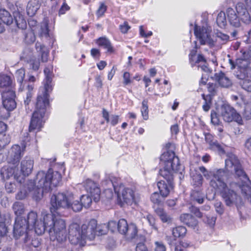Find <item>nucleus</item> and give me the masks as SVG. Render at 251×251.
Instances as JSON below:
<instances>
[{
    "instance_id": "f257e3e1",
    "label": "nucleus",
    "mask_w": 251,
    "mask_h": 251,
    "mask_svg": "<svg viewBox=\"0 0 251 251\" xmlns=\"http://www.w3.org/2000/svg\"><path fill=\"white\" fill-rule=\"evenodd\" d=\"M55 213L43 215V223L41 226L37 225L36 227V233L42 235L47 230L51 240H56L57 246L60 248H65L67 243V233L65 221L60 218L55 217Z\"/></svg>"
},
{
    "instance_id": "f03ea898",
    "label": "nucleus",
    "mask_w": 251,
    "mask_h": 251,
    "mask_svg": "<svg viewBox=\"0 0 251 251\" xmlns=\"http://www.w3.org/2000/svg\"><path fill=\"white\" fill-rule=\"evenodd\" d=\"M225 167L227 171L234 172L235 176L240 180L237 183L239 188L244 197L251 203V182L239 159L233 154H228L225 160Z\"/></svg>"
},
{
    "instance_id": "7ed1b4c3",
    "label": "nucleus",
    "mask_w": 251,
    "mask_h": 251,
    "mask_svg": "<svg viewBox=\"0 0 251 251\" xmlns=\"http://www.w3.org/2000/svg\"><path fill=\"white\" fill-rule=\"evenodd\" d=\"M211 29L207 26H201L196 25L194 34L201 45H207L214 50H218L222 48L223 45L228 41V35L221 32H217L215 36H210Z\"/></svg>"
},
{
    "instance_id": "20e7f679",
    "label": "nucleus",
    "mask_w": 251,
    "mask_h": 251,
    "mask_svg": "<svg viewBox=\"0 0 251 251\" xmlns=\"http://www.w3.org/2000/svg\"><path fill=\"white\" fill-rule=\"evenodd\" d=\"M71 209L75 212H79L82 210L81 202L72 194L66 195L63 193H59L53 195L50 199V211L51 213H59L60 208Z\"/></svg>"
},
{
    "instance_id": "39448f33",
    "label": "nucleus",
    "mask_w": 251,
    "mask_h": 251,
    "mask_svg": "<svg viewBox=\"0 0 251 251\" xmlns=\"http://www.w3.org/2000/svg\"><path fill=\"white\" fill-rule=\"evenodd\" d=\"M213 180L211 182V187L216 190L220 191L222 198L227 206H230L233 204H240L241 202V198L239 196L236 190L239 188L236 182H231L229 187L223 180Z\"/></svg>"
},
{
    "instance_id": "423d86ee",
    "label": "nucleus",
    "mask_w": 251,
    "mask_h": 251,
    "mask_svg": "<svg viewBox=\"0 0 251 251\" xmlns=\"http://www.w3.org/2000/svg\"><path fill=\"white\" fill-rule=\"evenodd\" d=\"M61 175L58 171H53L50 168L48 172L39 171L36 175L35 183H37V187L39 190L42 189V193H47L52 188L57 186L61 181Z\"/></svg>"
},
{
    "instance_id": "0eeeda50",
    "label": "nucleus",
    "mask_w": 251,
    "mask_h": 251,
    "mask_svg": "<svg viewBox=\"0 0 251 251\" xmlns=\"http://www.w3.org/2000/svg\"><path fill=\"white\" fill-rule=\"evenodd\" d=\"M235 9L236 11L231 7L226 10L227 19L231 25L239 27L241 26V21L246 24L250 23L251 16L245 7L244 3L242 2L237 3Z\"/></svg>"
},
{
    "instance_id": "6e6552de",
    "label": "nucleus",
    "mask_w": 251,
    "mask_h": 251,
    "mask_svg": "<svg viewBox=\"0 0 251 251\" xmlns=\"http://www.w3.org/2000/svg\"><path fill=\"white\" fill-rule=\"evenodd\" d=\"M116 193L117 195L118 203L121 207L125 204L136 205L140 201V195L135 189L126 187L123 184H120Z\"/></svg>"
},
{
    "instance_id": "1a4fd4ad",
    "label": "nucleus",
    "mask_w": 251,
    "mask_h": 251,
    "mask_svg": "<svg viewBox=\"0 0 251 251\" xmlns=\"http://www.w3.org/2000/svg\"><path fill=\"white\" fill-rule=\"evenodd\" d=\"M160 160L164 162V167L159 171L160 176H167V174H173L181 170L179 159L173 151H168L163 153L160 156Z\"/></svg>"
},
{
    "instance_id": "9d476101",
    "label": "nucleus",
    "mask_w": 251,
    "mask_h": 251,
    "mask_svg": "<svg viewBox=\"0 0 251 251\" xmlns=\"http://www.w3.org/2000/svg\"><path fill=\"white\" fill-rule=\"evenodd\" d=\"M25 76V70L23 68L18 70L15 74V77L20 85V90L26 91V98L24 100L25 104L28 105L31 101L34 94V84L27 83L26 81L24 82Z\"/></svg>"
},
{
    "instance_id": "9b49d317",
    "label": "nucleus",
    "mask_w": 251,
    "mask_h": 251,
    "mask_svg": "<svg viewBox=\"0 0 251 251\" xmlns=\"http://www.w3.org/2000/svg\"><path fill=\"white\" fill-rule=\"evenodd\" d=\"M68 238L70 243L79 247L84 246L86 244L85 235L81 232L80 227L76 223H73L69 226Z\"/></svg>"
},
{
    "instance_id": "f8f14e48",
    "label": "nucleus",
    "mask_w": 251,
    "mask_h": 251,
    "mask_svg": "<svg viewBox=\"0 0 251 251\" xmlns=\"http://www.w3.org/2000/svg\"><path fill=\"white\" fill-rule=\"evenodd\" d=\"M228 61L231 69H234L236 66H237L235 75L240 81L248 78L247 69L249 64L248 61L241 59H237L235 62L231 59Z\"/></svg>"
},
{
    "instance_id": "ddd939ff",
    "label": "nucleus",
    "mask_w": 251,
    "mask_h": 251,
    "mask_svg": "<svg viewBox=\"0 0 251 251\" xmlns=\"http://www.w3.org/2000/svg\"><path fill=\"white\" fill-rule=\"evenodd\" d=\"M27 228L28 226L26 224V220L21 217H17L13 228L14 236L15 238L18 239L21 236H25L24 242H27L28 240Z\"/></svg>"
},
{
    "instance_id": "4468645a",
    "label": "nucleus",
    "mask_w": 251,
    "mask_h": 251,
    "mask_svg": "<svg viewBox=\"0 0 251 251\" xmlns=\"http://www.w3.org/2000/svg\"><path fill=\"white\" fill-rule=\"evenodd\" d=\"M167 176H161L166 180L167 183L164 180H160L157 183V187L159 190L160 194L163 198L167 197L174 187L173 174H169V175L167 174Z\"/></svg>"
},
{
    "instance_id": "2eb2a0df",
    "label": "nucleus",
    "mask_w": 251,
    "mask_h": 251,
    "mask_svg": "<svg viewBox=\"0 0 251 251\" xmlns=\"http://www.w3.org/2000/svg\"><path fill=\"white\" fill-rule=\"evenodd\" d=\"M15 92L12 88L2 93V104L6 110H14L16 107Z\"/></svg>"
},
{
    "instance_id": "dca6fc26",
    "label": "nucleus",
    "mask_w": 251,
    "mask_h": 251,
    "mask_svg": "<svg viewBox=\"0 0 251 251\" xmlns=\"http://www.w3.org/2000/svg\"><path fill=\"white\" fill-rule=\"evenodd\" d=\"M24 150L18 145H13L8 151V162L14 165H18L22 156L24 155Z\"/></svg>"
},
{
    "instance_id": "f3484780",
    "label": "nucleus",
    "mask_w": 251,
    "mask_h": 251,
    "mask_svg": "<svg viewBox=\"0 0 251 251\" xmlns=\"http://www.w3.org/2000/svg\"><path fill=\"white\" fill-rule=\"evenodd\" d=\"M97 222L95 219H92L87 224H83L80 228L82 233L85 235V239L92 240L94 239L97 234Z\"/></svg>"
},
{
    "instance_id": "a211bd4d",
    "label": "nucleus",
    "mask_w": 251,
    "mask_h": 251,
    "mask_svg": "<svg viewBox=\"0 0 251 251\" xmlns=\"http://www.w3.org/2000/svg\"><path fill=\"white\" fill-rule=\"evenodd\" d=\"M45 111H34L31 118L29 130L30 132L35 129L40 130L44 122Z\"/></svg>"
},
{
    "instance_id": "6ab92c4d",
    "label": "nucleus",
    "mask_w": 251,
    "mask_h": 251,
    "mask_svg": "<svg viewBox=\"0 0 251 251\" xmlns=\"http://www.w3.org/2000/svg\"><path fill=\"white\" fill-rule=\"evenodd\" d=\"M83 185L87 192L93 198L94 201H98L100 198V190L98 184L90 179H87L83 182Z\"/></svg>"
},
{
    "instance_id": "aec40b11",
    "label": "nucleus",
    "mask_w": 251,
    "mask_h": 251,
    "mask_svg": "<svg viewBox=\"0 0 251 251\" xmlns=\"http://www.w3.org/2000/svg\"><path fill=\"white\" fill-rule=\"evenodd\" d=\"M199 170L206 179H209L212 177L210 181L211 186L212 181L215 180L216 181V179L218 180H223L224 177L226 175V172L223 169L218 170L216 172H212L207 170L204 167L201 166L199 167Z\"/></svg>"
},
{
    "instance_id": "412c9836",
    "label": "nucleus",
    "mask_w": 251,
    "mask_h": 251,
    "mask_svg": "<svg viewBox=\"0 0 251 251\" xmlns=\"http://www.w3.org/2000/svg\"><path fill=\"white\" fill-rule=\"evenodd\" d=\"M120 179L118 177L114 176L112 174H109L106 175L105 179L102 181V185L107 187V191L112 195V189L111 187H112L116 193L118 191L119 187L120 186Z\"/></svg>"
},
{
    "instance_id": "4be33fe9",
    "label": "nucleus",
    "mask_w": 251,
    "mask_h": 251,
    "mask_svg": "<svg viewBox=\"0 0 251 251\" xmlns=\"http://www.w3.org/2000/svg\"><path fill=\"white\" fill-rule=\"evenodd\" d=\"M224 120L227 122L234 121L240 125H242V119L241 115L236 111H224L222 113Z\"/></svg>"
},
{
    "instance_id": "5701e85b",
    "label": "nucleus",
    "mask_w": 251,
    "mask_h": 251,
    "mask_svg": "<svg viewBox=\"0 0 251 251\" xmlns=\"http://www.w3.org/2000/svg\"><path fill=\"white\" fill-rule=\"evenodd\" d=\"M44 90L43 96H39L37 97L36 105L37 110H44L50 108L49 92L50 91H46L45 88Z\"/></svg>"
},
{
    "instance_id": "b1692460",
    "label": "nucleus",
    "mask_w": 251,
    "mask_h": 251,
    "mask_svg": "<svg viewBox=\"0 0 251 251\" xmlns=\"http://www.w3.org/2000/svg\"><path fill=\"white\" fill-rule=\"evenodd\" d=\"M138 228L137 226L134 224H130L127 229V231L123 234L126 236L127 240L132 241L135 243H136L137 239L141 235H138Z\"/></svg>"
},
{
    "instance_id": "393cba45",
    "label": "nucleus",
    "mask_w": 251,
    "mask_h": 251,
    "mask_svg": "<svg viewBox=\"0 0 251 251\" xmlns=\"http://www.w3.org/2000/svg\"><path fill=\"white\" fill-rule=\"evenodd\" d=\"M33 160L25 157L21 163V171L24 176H28L32 171L33 168Z\"/></svg>"
},
{
    "instance_id": "a878e982",
    "label": "nucleus",
    "mask_w": 251,
    "mask_h": 251,
    "mask_svg": "<svg viewBox=\"0 0 251 251\" xmlns=\"http://www.w3.org/2000/svg\"><path fill=\"white\" fill-rule=\"evenodd\" d=\"M180 221L189 227L195 228L198 222L192 215L188 213L182 214L179 217Z\"/></svg>"
},
{
    "instance_id": "bb28decb",
    "label": "nucleus",
    "mask_w": 251,
    "mask_h": 251,
    "mask_svg": "<svg viewBox=\"0 0 251 251\" xmlns=\"http://www.w3.org/2000/svg\"><path fill=\"white\" fill-rule=\"evenodd\" d=\"M41 223H43V220H40V222L37 221V214L35 212L30 211L27 215V219L26 220V224L29 229L34 228V231L36 232V227L37 225L41 226Z\"/></svg>"
},
{
    "instance_id": "cd10ccee",
    "label": "nucleus",
    "mask_w": 251,
    "mask_h": 251,
    "mask_svg": "<svg viewBox=\"0 0 251 251\" xmlns=\"http://www.w3.org/2000/svg\"><path fill=\"white\" fill-rule=\"evenodd\" d=\"M52 67L49 66L45 68L44 69V74L45 75V79L44 80V88L46 91L51 90V83L52 81Z\"/></svg>"
},
{
    "instance_id": "c85d7f7f",
    "label": "nucleus",
    "mask_w": 251,
    "mask_h": 251,
    "mask_svg": "<svg viewBox=\"0 0 251 251\" xmlns=\"http://www.w3.org/2000/svg\"><path fill=\"white\" fill-rule=\"evenodd\" d=\"M155 212L160 218L161 221L164 223L171 224L173 222L172 217L169 215L163 208L161 207L156 208Z\"/></svg>"
},
{
    "instance_id": "c756f323",
    "label": "nucleus",
    "mask_w": 251,
    "mask_h": 251,
    "mask_svg": "<svg viewBox=\"0 0 251 251\" xmlns=\"http://www.w3.org/2000/svg\"><path fill=\"white\" fill-rule=\"evenodd\" d=\"M96 43L100 47H103L107 50V51L109 53L114 52V49L111 45L109 40L106 37H100L96 41Z\"/></svg>"
},
{
    "instance_id": "7c9ffc66",
    "label": "nucleus",
    "mask_w": 251,
    "mask_h": 251,
    "mask_svg": "<svg viewBox=\"0 0 251 251\" xmlns=\"http://www.w3.org/2000/svg\"><path fill=\"white\" fill-rule=\"evenodd\" d=\"M216 79L223 87L227 88L232 84L231 80L227 77L225 74L220 73L215 75Z\"/></svg>"
},
{
    "instance_id": "2f4dec72",
    "label": "nucleus",
    "mask_w": 251,
    "mask_h": 251,
    "mask_svg": "<svg viewBox=\"0 0 251 251\" xmlns=\"http://www.w3.org/2000/svg\"><path fill=\"white\" fill-rule=\"evenodd\" d=\"M39 8L40 5L37 0H30L27 5V15L30 17L34 16Z\"/></svg>"
},
{
    "instance_id": "473e14b6",
    "label": "nucleus",
    "mask_w": 251,
    "mask_h": 251,
    "mask_svg": "<svg viewBox=\"0 0 251 251\" xmlns=\"http://www.w3.org/2000/svg\"><path fill=\"white\" fill-rule=\"evenodd\" d=\"M36 49L37 51L41 54V59L42 62H46L48 61L49 50L48 49L40 43L37 42L36 44Z\"/></svg>"
},
{
    "instance_id": "72a5a7b5",
    "label": "nucleus",
    "mask_w": 251,
    "mask_h": 251,
    "mask_svg": "<svg viewBox=\"0 0 251 251\" xmlns=\"http://www.w3.org/2000/svg\"><path fill=\"white\" fill-rule=\"evenodd\" d=\"M0 19L7 25H11L13 22V17L10 13L4 9H0Z\"/></svg>"
},
{
    "instance_id": "f704fd0d",
    "label": "nucleus",
    "mask_w": 251,
    "mask_h": 251,
    "mask_svg": "<svg viewBox=\"0 0 251 251\" xmlns=\"http://www.w3.org/2000/svg\"><path fill=\"white\" fill-rule=\"evenodd\" d=\"M172 234L175 238H183L185 236L187 229L183 226H177L172 229Z\"/></svg>"
},
{
    "instance_id": "c9c22d12",
    "label": "nucleus",
    "mask_w": 251,
    "mask_h": 251,
    "mask_svg": "<svg viewBox=\"0 0 251 251\" xmlns=\"http://www.w3.org/2000/svg\"><path fill=\"white\" fill-rule=\"evenodd\" d=\"M146 239L145 236L141 235L136 241V247L135 251H149V250L145 243Z\"/></svg>"
},
{
    "instance_id": "e433bc0d",
    "label": "nucleus",
    "mask_w": 251,
    "mask_h": 251,
    "mask_svg": "<svg viewBox=\"0 0 251 251\" xmlns=\"http://www.w3.org/2000/svg\"><path fill=\"white\" fill-rule=\"evenodd\" d=\"M102 116L107 123L110 122L113 126H115L118 123L119 116L115 115H110L107 111H103Z\"/></svg>"
},
{
    "instance_id": "4c0bfd02",
    "label": "nucleus",
    "mask_w": 251,
    "mask_h": 251,
    "mask_svg": "<svg viewBox=\"0 0 251 251\" xmlns=\"http://www.w3.org/2000/svg\"><path fill=\"white\" fill-rule=\"evenodd\" d=\"M49 19L48 18H45L41 24L40 30L39 34L40 36L48 37L49 36Z\"/></svg>"
},
{
    "instance_id": "58836bf2",
    "label": "nucleus",
    "mask_w": 251,
    "mask_h": 251,
    "mask_svg": "<svg viewBox=\"0 0 251 251\" xmlns=\"http://www.w3.org/2000/svg\"><path fill=\"white\" fill-rule=\"evenodd\" d=\"M12 80L11 77L7 75H0V88H9L11 86Z\"/></svg>"
},
{
    "instance_id": "ea45409f",
    "label": "nucleus",
    "mask_w": 251,
    "mask_h": 251,
    "mask_svg": "<svg viewBox=\"0 0 251 251\" xmlns=\"http://www.w3.org/2000/svg\"><path fill=\"white\" fill-rule=\"evenodd\" d=\"M203 178L200 174L196 173L192 176L191 184L195 188H200L202 184Z\"/></svg>"
},
{
    "instance_id": "a19ab883",
    "label": "nucleus",
    "mask_w": 251,
    "mask_h": 251,
    "mask_svg": "<svg viewBox=\"0 0 251 251\" xmlns=\"http://www.w3.org/2000/svg\"><path fill=\"white\" fill-rule=\"evenodd\" d=\"M13 209L17 217L23 214L25 211V206L23 203L19 201L15 202L13 205Z\"/></svg>"
},
{
    "instance_id": "79ce46f5",
    "label": "nucleus",
    "mask_w": 251,
    "mask_h": 251,
    "mask_svg": "<svg viewBox=\"0 0 251 251\" xmlns=\"http://www.w3.org/2000/svg\"><path fill=\"white\" fill-rule=\"evenodd\" d=\"M226 13L223 11H221L217 16L216 22L218 25L221 27H225L226 25Z\"/></svg>"
},
{
    "instance_id": "37998d69",
    "label": "nucleus",
    "mask_w": 251,
    "mask_h": 251,
    "mask_svg": "<svg viewBox=\"0 0 251 251\" xmlns=\"http://www.w3.org/2000/svg\"><path fill=\"white\" fill-rule=\"evenodd\" d=\"M15 21L18 28L24 29L26 27V23L23 16L19 13L15 16Z\"/></svg>"
},
{
    "instance_id": "c03bdc74",
    "label": "nucleus",
    "mask_w": 251,
    "mask_h": 251,
    "mask_svg": "<svg viewBox=\"0 0 251 251\" xmlns=\"http://www.w3.org/2000/svg\"><path fill=\"white\" fill-rule=\"evenodd\" d=\"M128 226L129 225L127 224V221L124 219H121L118 223L117 229L120 233L123 234L125 233L126 231H127Z\"/></svg>"
},
{
    "instance_id": "a18cd8bd",
    "label": "nucleus",
    "mask_w": 251,
    "mask_h": 251,
    "mask_svg": "<svg viewBox=\"0 0 251 251\" xmlns=\"http://www.w3.org/2000/svg\"><path fill=\"white\" fill-rule=\"evenodd\" d=\"M14 173V170L12 167L9 168H2L0 171V174L4 179H7L11 176H12Z\"/></svg>"
},
{
    "instance_id": "49530a36",
    "label": "nucleus",
    "mask_w": 251,
    "mask_h": 251,
    "mask_svg": "<svg viewBox=\"0 0 251 251\" xmlns=\"http://www.w3.org/2000/svg\"><path fill=\"white\" fill-rule=\"evenodd\" d=\"M240 53L241 55L239 59L249 62V60H251V45L247 50H241Z\"/></svg>"
},
{
    "instance_id": "de8ad7c7",
    "label": "nucleus",
    "mask_w": 251,
    "mask_h": 251,
    "mask_svg": "<svg viewBox=\"0 0 251 251\" xmlns=\"http://www.w3.org/2000/svg\"><path fill=\"white\" fill-rule=\"evenodd\" d=\"M91 196L87 195H83L80 198V202L82 204V207L89 208L92 203Z\"/></svg>"
},
{
    "instance_id": "09e8293b",
    "label": "nucleus",
    "mask_w": 251,
    "mask_h": 251,
    "mask_svg": "<svg viewBox=\"0 0 251 251\" xmlns=\"http://www.w3.org/2000/svg\"><path fill=\"white\" fill-rule=\"evenodd\" d=\"M210 146L212 149L217 151L220 154H224L225 153L224 146L221 145L217 141L210 143Z\"/></svg>"
},
{
    "instance_id": "8fccbe9b",
    "label": "nucleus",
    "mask_w": 251,
    "mask_h": 251,
    "mask_svg": "<svg viewBox=\"0 0 251 251\" xmlns=\"http://www.w3.org/2000/svg\"><path fill=\"white\" fill-rule=\"evenodd\" d=\"M216 109L217 110L219 109H221V110H234L226 101L222 100H219L217 102Z\"/></svg>"
},
{
    "instance_id": "3c124183",
    "label": "nucleus",
    "mask_w": 251,
    "mask_h": 251,
    "mask_svg": "<svg viewBox=\"0 0 251 251\" xmlns=\"http://www.w3.org/2000/svg\"><path fill=\"white\" fill-rule=\"evenodd\" d=\"M10 142L9 135H0V150L4 148Z\"/></svg>"
},
{
    "instance_id": "603ef678",
    "label": "nucleus",
    "mask_w": 251,
    "mask_h": 251,
    "mask_svg": "<svg viewBox=\"0 0 251 251\" xmlns=\"http://www.w3.org/2000/svg\"><path fill=\"white\" fill-rule=\"evenodd\" d=\"M249 78H247L242 81H240L239 83L243 89L247 91L251 92V80Z\"/></svg>"
},
{
    "instance_id": "864d4df0",
    "label": "nucleus",
    "mask_w": 251,
    "mask_h": 251,
    "mask_svg": "<svg viewBox=\"0 0 251 251\" xmlns=\"http://www.w3.org/2000/svg\"><path fill=\"white\" fill-rule=\"evenodd\" d=\"M35 40V36L34 33L30 30L26 33L25 37V41L27 44H31Z\"/></svg>"
},
{
    "instance_id": "5fc2aeb1",
    "label": "nucleus",
    "mask_w": 251,
    "mask_h": 251,
    "mask_svg": "<svg viewBox=\"0 0 251 251\" xmlns=\"http://www.w3.org/2000/svg\"><path fill=\"white\" fill-rule=\"evenodd\" d=\"M166 248L162 241H156L154 242V251H166Z\"/></svg>"
},
{
    "instance_id": "6e6d98bb",
    "label": "nucleus",
    "mask_w": 251,
    "mask_h": 251,
    "mask_svg": "<svg viewBox=\"0 0 251 251\" xmlns=\"http://www.w3.org/2000/svg\"><path fill=\"white\" fill-rule=\"evenodd\" d=\"M151 200L153 203L158 205L162 201L161 198L157 192H154L151 194Z\"/></svg>"
},
{
    "instance_id": "4d7b16f0",
    "label": "nucleus",
    "mask_w": 251,
    "mask_h": 251,
    "mask_svg": "<svg viewBox=\"0 0 251 251\" xmlns=\"http://www.w3.org/2000/svg\"><path fill=\"white\" fill-rule=\"evenodd\" d=\"M203 221L210 226H213L215 223L216 218L213 216L206 215L203 217Z\"/></svg>"
},
{
    "instance_id": "13d9d810",
    "label": "nucleus",
    "mask_w": 251,
    "mask_h": 251,
    "mask_svg": "<svg viewBox=\"0 0 251 251\" xmlns=\"http://www.w3.org/2000/svg\"><path fill=\"white\" fill-rule=\"evenodd\" d=\"M211 123L214 125H219L220 119L217 112L215 111H212L211 113Z\"/></svg>"
},
{
    "instance_id": "bf43d9fd",
    "label": "nucleus",
    "mask_w": 251,
    "mask_h": 251,
    "mask_svg": "<svg viewBox=\"0 0 251 251\" xmlns=\"http://www.w3.org/2000/svg\"><path fill=\"white\" fill-rule=\"evenodd\" d=\"M107 9V6L104 3H101L97 11L96 14L98 18L103 15Z\"/></svg>"
},
{
    "instance_id": "052dcab7",
    "label": "nucleus",
    "mask_w": 251,
    "mask_h": 251,
    "mask_svg": "<svg viewBox=\"0 0 251 251\" xmlns=\"http://www.w3.org/2000/svg\"><path fill=\"white\" fill-rule=\"evenodd\" d=\"M195 48V49L192 50L189 54V61L192 67H193L194 66V59L196 57V55L197 53V45H196Z\"/></svg>"
},
{
    "instance_id": "680f3d73",
    "label": "nucleus",
    "mask_w": 251,
    "mask_h": 251,
    "mask_svg": "<svg viewBox=\"0 0 251 251\" xmlns=\"http://www.w3.org/2000/svg\"><path fill=\"white\" fill-rule=\"evenodd\" d=\"M216 211L219 214H222L224 212V206L221 201H217L215 203Z\"/></svg>"
},
{
    "instance_id": "e2e57ef3",
    "label": "nucleus",
    "mask_w": 251,
    "mask_h": 251,
    "mask_svg": "<svg viewBox=\"0 0 251 251\" xmlns=\"http://www.w3.org/2000/svg\"><path fill=\"white\" fill-rule=\"evenodd\" d=\"M5 187L7 192L9 193L14 192L15 189V184L11 182H6Z\"/></svg>"
},
{
    "instance_id": "0e129e2a",
    "label": "nucleus",
    "mask_w": 251,
    "mask_h": 251,
    "mask_svg": "<svg viewBox=\"0 0 251 251\" xmlns=\"http://www.w3.org/2000/svg\"><path fill=\"white\" fill-rule=\"evenodd\" d=\"M30 65L32 69L36 71L38 70L40 66V61L37 59H33L30 60Z\"/></svg>"
},
{
    "instance_id": "69168bd1",
    "label": "nucleus",
    "mask_w": 251,
    "mask_h": 251,
    "mask_svg": "<svg viewBox=\"0 0 251 251\" xmlns=\"http://www.w3.org/2000/svg\"><path fill=\"white\" fill-rule=\"evenodd\" d=\"M190 211L192 213H193L196 216H197L198 218H202L203 217V214L200 211V209L195 206H192L190 208Z\"/></svg>"
},
{
    "instance_id": "338daca9",
    "label": "nucleus",
    "mask_w": 251,
    "mask_h": 251,
    "mask_svg": "<svg viewBox=\"0 0 251 251\" xmlns=\"http://www.w3.org/2000/svg\"><path fill=\"white\" fill-rule=\"evenodd\" d=\"M199 63H205V59L204 57V56L201 54H199L194 59V65H195L196 64Z\"/></svg>"
},
{
    "instance_id": "774afa93",
    "label": "nucleus",
    "mask_w": 251,
    "mask_h": 251,
    "mask_svg": "<svg viewBox=\"0 0 251 251\" xmlns=\"http://www.w3.org/2000/svg\"><path fill=\"white\" fill-rule=\"evenodd\" d=\"M118 223L114 221H111L109 222L107 227L112 232H114L116 229H117Z\"/></svg>"
}]
</instances>
